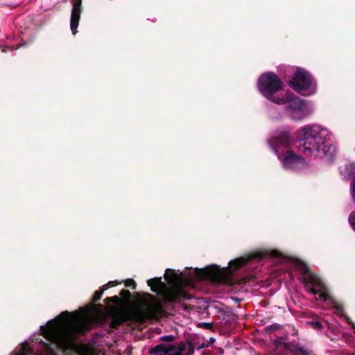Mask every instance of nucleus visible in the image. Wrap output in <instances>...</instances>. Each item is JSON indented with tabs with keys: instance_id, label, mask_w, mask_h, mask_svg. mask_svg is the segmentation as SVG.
<instances>
[{
	"instance_id": "9d476101",
	"label": "nucleus",
	"mask_w": 355,
	"mask_h": 355,
	"mask_svg": "<svg viewBox=\"0 0 355 355\" xmlns=\"http://www.w3.org/2000/svg\"><path fill=\"white\" fill-rule=\"evenodd\" d=\"M282 162L285 167L289 168H295L298 164H303L304 160L300 156H297L291 151H287L283 157Z\"/></svg>"
},
{
	"instance_id": "9b49d317",
	"label": "nucleus",
	"mask_w": 355,
	"mask_h": 355,
	"mask_svg": "<svg viewBox=\"0 0 355 355\" xmlns=\"http://www.w3.org/2000/svg\"><path fill=\"white\" fill-rule=\"evenodd\" d=\"M288 138V134L284 133L282 135V137L279 139V141H277V143H279L280 144H282V145H286L288 144V142H287Z\"/></svg>"
},
{
	"instance_id": "aec40b11",
	"label": "nucleus",
	"mask_w": 355,
	"mask_h": 355,
	"mask_svg": "<svg viewBox=\"0 0 355 355\" xmlns=\"http://www.w3.org/2000/svg\"><path fill=\"white\" fill-rule=\"evenodd\" d=\"M123 293H128L129 292L128 291H123Z\"/></svg>"
},
{
	"instance_id": "f3484780",
	"label": "nucleus",
	"mask_w": 355,
	"mask_h": 355,
	"mask_svg": "<svg viewBox=\"0 0 355 355\" xmlns=\"http://www.w3.org/2000/svg\"><path fill=\"white\" fill-rule=\"evenodd\" d=\"M310 324L313 326L314 328L320 329L321 327V324L318 322H311Z\"/></svg>"
},
{
	"instance_id": "4be33fe9",
	"label": "nucleus",
	"mask_w": 355,
	"mask_h": 355,
	"mask_svg": "<svg viewBox=\"0 0 355 355\" xmlns=\"http://www.w3.org/2000/svg\"><path fill=\"white\" fill-rule=\"evenodd\" d=\"M207 326H209V324H206V325H205V327H207Z\"/></svg>"
},
{
	"instance_id": "0eeeda50",
	"label": "nucleus",
	"mask_w": 355,
	"mask_h": 355,
	"mask_svg": "<svg viewBox=\"0 0 355 355\" xmlns=\"http://www.w3.org/2000/svg\"><path fill=\"white\" fill-rule=\"evenodd\" d=\"M289 85L295 91L304 96L311 95L316 90L315 84L311 75L299 68L296 69L295 76Z\"/></svg>"
},
{
	"instance_id": "dca6fc26",
	"label": "nucleus",
	"mask_w": 355,
	"mask_h": 355,
	"mask_svg": "<svg viewBox=\"0 0 355 355\" xmlns=\"http://www.w3.org/2000/svg\"><path fill=\"white\" fill-rule=\"evenodd\" d=\"M352 198L355 200V178L354 179L352 184Z\"/></svg>"
},
{
	"instance_id": "412c9836",
	"label": "nucleus",
	"mask_w": 355,
	"mask_h": 355,
	"mask_svg": "<svg viewBox=\"0 0 355 355\" xmlns=\"http://www.w3.org/2000/svg\"><path fill=\"white\" fill-rule=\"evenodd\" d=\"M207 326H209V324H206V325H205V327H207Z\"/></svg>"
},
{
	"instance_id": "4468645a",
	"label": "nucleus",
	"mask_w": 355,
	"mask_h": 355,
	"mask_svg": "<svg viewBox=\"0 0 355 355\" xmlns=\"http://www.w3.org/2000/svg\"><path fill=\"white\" fill-rule=\"evenodd\" d=\"M125 285L126 286H132V288L135 287V282L132 279H128L125 282Z\"/></svg>"
},
{
	"instance_id": "1a4fd4ad",
	"label": "nucleus",
	"mask_w": 355,
	"mask_h": 355,
	"mask_svg": "<svg viewBox=\"0 0 355 355\" xmlns=\"http://www.w3.org/2000/svg\"><path fill=\"white\" fill-rule=\"evenodd\" d=\"M81 0H74L71 15L70 28L73 35L77 32L81 14Z\"/></svg>"
},
{
	"instance_id": "a211bd4d",
	"label": "nucleus",
	"mask_w": 355,
	"mask_h": 355,
	"mask_svg": "<svg viewBox=\"0 0 355 355\" xmlns=\"http://www.w3.org/2000/svg\"><path fill=\"white\" fill-rule=\"evenodd\" d=\"M107 286H114V283L112 282H110L107 285H105L103 287H104V290H105L107 288Z\"/></svg>"
},
{
	"instance_id": "5701e85b",
	"label": "nucleus",
	"mask_w": 355,
	"mask_h": 355,
	"mask_svg": "<svg viewBox=\"0 0 355 355\" xmlns=\"http://www.w3.org/2000/svg\"><path fill=\"white\" fill-rule=\"evenodd\" d=\"M22 355H26L25 353H23Z\"/></svg>"
},
{
	"instance_id": "20e7f679",
	"label": "nucleus",
	"mask_w": 355,
	"mask_h": 355,
	"mask_svg": "<svg viewBox=\"0 0 355 355\" xmlns=\"http://www.w3.org/2000/svg\"><path fill=\"white\" fill-rule=\"evenodd\" d=\"M327 130L319 125L305 126L297 132L299 150L306 156L320 157L329 151L324 138Z\"/></svg>"
},
{
	"instance_id": "f03ea898",
	"label": "nucleus",
	"mask_w": 355,
	"mask_h": 355,
	"mask_svg": "<svg viewBox=\"0 0 355 355\" xmlns=\"http://www.w3.org/2000/svg\"><path fill=\"white\" fill-rule=\"evenodd\" d=\"M95 308L82 309L74 313L63 312L50 321L44 330L47 339L62 349L73 347L76 334L86 329L96 320Z\"/></svg>"
},
{
	"instance_id": "6ab92c4d",
	"label": "nucleus",
	"mask_w": 355,
	"mask_h": 355,
	"mask_svg": "<svg viewBox=\"0 0 355 355\" xmlns=\"http://www.w3.org/2000/svg\"><path fill=\"white\" fill-rule=\"evenodd\" d=\"M277 254L278 253L277 252L272 251V252H270V256L271 257H276V256H277Z\"/></svg>"
},
{
	"instance_id": "2eb2a0df",
	"label": "nucleus",
	"mask_w": 355,
	"mask_h": 355,
	"mask_svg": "<svg viewBox=\"0 0 355 355\" xmlns=\"http://www.w3.org/2000/svg\"><path fill=\"white\" fill-rule=\"evenodd\" d=\"M79 355H94V353L88 349L81 351Z\"/></svg>"
},
{
	"instance_id": "6e6552de",
	"label": "nucleus",
	"mask_w": 355,
	"mask_h": 355,
	"mask_svg": "<svg viewBox=\"0 0 355 355\" xmlns=\"http://www.w3.org/2000/svg\"><path fill=\"white\" fill-rule=\"evenodd\" d=\"M194 347L191 343H180L177 346L162 344L149 350L150 355H192Z\"/></svg>"
},
{
	"instance_id": "f257e3e1",
	"label": "nucleus",
	"mask_w": 355,
	"mask_h": 355,
	"mask_svg": "<svg viewBox=\"0 0 355 355\" xmlns=\"http://www.w3.org/2000/svg\"><path fill=\"white\" fill-rule=\"evenodd\" d=\"M266 252H258L247 258L241 257L230 261V268H220L212 265L204 269H195L193 277L196 279H209L212 282L222 284L230 283V272L243 266L248 261L252 259H261L266 255ZM166 280L170 284L171 288L161 281L160 278H153L148 280V285L153 292L163 295L164 298L169 302L175 301L182 293V286L184 282H189L192 278L186 279L183 272L180 274L173 270L168 269L164 275Z\"/></svg>"
},
{
	"instance_id": "39448f33",
	"label": "nucleus",
	"mask_w": 355,
	"mask_h": 355,
	"mask_svg": "<svg viewBox=\"0 0 355 355\" xmlns=\"http://www.w3.org/2000/svg\"><path fill=\"white\" fill-rule=\"evenodd\" d=\"M302 270L304 272L302 279L306 290L315 296L318 295V297H316V299L326 302L329 307H335L336 309H338L339 307L328 294L327 289L322 281L305 266L302 267Z\"/></svg>"
},
{
	"instance_id": "7ed1b4c3",
	"label": "nucleus",
	"mask_w": 355,
	"mask_h": 355,
	"mask_svg": "<svg viewBox=\"0 0 355 355\" xmlns=\"http://www.w3.org/2000/svg\"><path fill=\"white\" fill-rule=\"evenodd\" d=\"M283 86V82L275 73L270 72L263 74L258 80L259 90L266 98L277 104L288 103L293 119H302L308 116L310 110L300 98H290L288 96L286 98L275 96V94L282 90Z\"/></svg>"
},
{
	"instance_id": "f8f14e48",
	"label": "nucleus",
	"mask_w": 355,
	"mask_h": 355,
	"mask_svg": "<svg viewBox=\"0 0 355 355\" xmlns=\"http://www.w3.org/2000/svg\"><path fill=\"white\" fill-rule=\"evenodd\" d=\"M349 222L355 231V214H351L349 216Z\"/></svg>"
},
{
	"instance_id": "423d86ee",
	"label": "nucleus",
	"mask_w": 355,
	"mask_h": 355,
	"mask_svg": "<svg viewBox=\"0 0 355 355\" xmlns=\"http://www.w3.org/2000/svg\"><path fill=\"white\" fill-rule=\"evenodd\" d=\"M162 313V305L160 302L154 296L147 295L132 312V318L137 322H142L148 318L160 316Z\"/></svg>"
},
{
	"instance_id": "ddd939ff",
	"label": "nucleus",
	"mask_w": 355,
	"mask_h": 355,
	"mask_svg": "<svg viewBox=\"0 0 355 355\" xmlns=\"http://www.w3.org/2000/svg\"><path fill=\"white\" fill-rule=\"evenodd\" d=\"M102 291H97L95 292L94 296H93V300L94 301H98V300H100V298L101 297V295H102Z\"/></svg>"
}]
</instances>
